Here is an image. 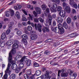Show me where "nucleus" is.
Masks as SVG:
<instances>
[{"label": "nucleus", "instance_id": "f257e3e1", "mask_svg": "<svg viewBox=\"0 0 79 79\" xmlns=\"http://www.w3.org/2000/svg\"><path fill=\"white\" fill-rule=\"evenodd\" d=\"M58 27H51V29L52 31V32H54L56 33H58L59 32V31L58 30H57V28H58L59 29V30L60 31V32L61 34H63L64 32V29L61 23H58Z\"/></svg>", "mask_w": 79, "mask_h": 79}, {"label": "nucleus", "instance_id": "f03ea898", "mask_svg": "<svg viewBox=\"0 0 79 79\" xmlns=\"http://www.w3.org/2000/svg\"><path fill=\"white\" fill-rule=\"evenodd\" d=\"M64 69H62L61 70H58V78L60 77V73H61V77H68V73H64Z\"/></svg>", "mask_w": 79, "mask_h": 79}, {"label": "nucleus", "instance_id": "7ed1b4c3", "mask_svg": "<svg viewBox=\"0 0 79 79\" xmlns=\"http://www.w3.org/2000/svg\"><path fill=\"white\" fill-rule=\"evenodd\" d=\"M68 72L69 73L70 75V78L71 79H75L77 76V73H75L73 74V72L72 70L69 69L68 70Z\"/></svg>", "mask_w": 79, "mask_h": 79}, {"label": "nucleus", "instance_id": "20e7f679", "mask_svg": "<svg viewBox=\"0 0 79 79\" xmlns=\"http://www.w3.org/2000/svg\"><path fill=\"white\" fill-rule=\"evenodd\" d=\"M27 74H24V77L25 79H30V77L29 76H31L32 75V71L31 69H29L26 71Z\"/></svg>", "mask_w": 79, "mask_h": 79}, {"label": "nucleus", "instance_id": "39448f33", "mask_svg": "<svg viewBox=\"0 0 79 79\" xmlns=\"http://www.w3.org/2000/svg\"><path fill=\"white\" fill-rule=\"evenodd\" d=\"M18 44H14L12 45V47L13 48V49H12L11 50L10 52L11 54L14 55L16 53V48H18Z\"/></svg>", "mask_w": 79, "mask_h": 79}, {"label": "nucleus", "instance_id": "423d86ee", "mask_svg": "<svg viewBox=\"0 0 79 79\" xmlns=\"http://www.w3.org/2000/svg\"><path fill=\"white\" fill-rule=\"evenodd\" d=\"M13 58V55L11 52H9L8 57V62L10 63L12 65L15 64V61L14 60H12Z\"/></svg>", "mask_w": 79, "mask_h": 79}, {"label": "nucleus", "instance_id": "0eeeda50", "mask_svg": "<svg viewBox=\"0 0 79 79\" xmlns=\"http://www.w3.org/2000/svg\"><path fill=\"white\" fill-rule=\"evenodd\" d=\"M49 74H50V72H49V71L47 70L45 71V74L43 75L42 76L44 79H50L51 77L49 76Z\"/></svg>", "mask_w": 79, "mask_h": 79}, {"label": "nucleus", "instance_id": "6e6552de", "mask_svg": "<svg viewBox=\"0 0 79 79\" xmlns=\"http://www.w3.org/2000/svg\"><path fill=\"white\" fill-rule=\"evenodd\" d=\"M22 37L23 39L22 40V42H23L25 45H27V41L26 39H27V35L26 34H23L22 35Z\"/></svg>", "mask_w": 79, "mask_h": 79}, {"label": "nucleus", "instance_id": "1a4fd4ad", "mask_svg": "<svg viewBox=\"0 0 79 79\" xmlns=\"http://www.w3.org/2000/svg\"><path fill=\"white\" fill-rule=\"evenodd\" d=\"M14 23L12 22H11L8 25L9 29L6 30V33L7 35L9 34L10 33V29H12V27L13 26Z\"/></svg>", "mask_w": 79, "mask_h": 79}, {"label": "nucleus", "instance_id": "9d476101", "mask_svg": "<svg viewBox=\"0 0 79 79\" xmlns=\"http://www.w3.org/2000/svg\"><path fill=\"white\" fill-rule=\"evenodd\" d=\"M35 27L36 29L38 30L40 32H42V26L41 25L38 24L37 26V24L35 23Z\"/></svg>", "mask_w": 79, "mask_h": 79}, {"label": "nucleus", "instance_id": "9b49d317", "mask_svg": "<svg viewBox=\"0 0 79 79\" xmlns=\"http://www.w3.org/2000/svg\"><path fill=\"white\" fill-rule=\"evenodd\" d=\"M58 11H60L59 13V15L61 18H64L66 15V12L65 10L63 11V10H58Z\"/></svg>", "mask_w": 79, "mask_h": 79}, {"label": "nucleus", "instance_id": "f8f14e48", "mask_svg": "<svg viewBox=\"0 0 79 79\" xmlns=\"http://www.w3.org/2000/svg\"><path fill=\"white\" fill-rule=\"evenodd\" d=\"M56 20L58 24V23L59 24H61V23H63V19L60 17H57L56 19Z\"/></svg>", "mask_w": 79, "mask_h": 79}, {"label": "nucleus", "instance_id": "ddd939ff", "mask_svg": "<svg viewBox=\"0 0 79 79\" xmlns=\"http://www.w3.org/2000/svg\"><path fill=\"white\" fill-rule=\"evenodd\" d=\"M24 62L28 66H29L31 64V60H26L24 61Z\"/></svg>", "mask_w": 79, "mask_h": 79}, {"label": "nucleus", "instance_id": "4468645a", "mask_svg": "<svg viewBox=\"0 0 79 79\" xmlns=\"http://www.w3.org/2000/svg\"><path fill=\"white\" fill-rule=\"evenodd\" d=\"M22 6L21 5L19 4H17L14 7V8L15 10H20L21 9Z\"/></svg>", "mask_w": 79, "mask_h": 79}, {"label": "nucleus", "instance_id": "2eb2a0df", "mask_svg": "<svg viewBox=\"0 0 79 79\" xmlns=\"http://www.w3.org/2000/svg\"><path fill=\"white\" fill-rule=\"evenodd\" d=\"M42 31L43 32H45V31L47 32H48L49 31V29H48V27H43L42 29Z\"/></svg>", "mask_w": 79, "mask_h": 79}, {"label": "nucleus", "instance_id": "dca6fc26", "mask_svg": "<svg viewBox=\"0 0 79 79\" xmlns=\"http://www.w3.org/2000/svg\"><path fill=\"white\" fill-rule=\"evenodd\" d=\"M57 7L56 4L55 3H53L52 4V7L51 8V10H56V8Z\"/></svg>", "mask_w": 79, "mask_h": 79}, {"label": "nucleus", "instance_id": "f3484780", "mask_svg": "<svg viewBox=\"0 0 79 79\" xmlns=\"http://www.w3.org/2000/svg\"><path fill=\"white\" fill-rule=\"evenodd\" d=\"M42 74V71L40 70H36L35 74H36L37 76H39Z\"/></svg>", "mask_w": 79, "mask_h": 79}, {"label": "nucleus", "instance_id": "a211bd4d", "mask_svg": "<svg viewBox=\"0 0 79 79\" xmlns=\"http://www.w3.org/2000/svg\"><path fill=\"white\" fill-rule=\"evenodd\" d=\"M12 69L13 70H16L18 69V66L16 64H15L14 65H12L11 66Z\"/></svg>", "mask_w": 79, "mask_h": 79}, {"label": "nucleus", "instance_id": "6ab92c4d", "mask_svg": "<svg viewBox=\"0 0 79 79\" xmlns=\"http://www.w3.org/2000/svg\"><path fill=\"white\" fill-rule=\"evenodd\" d=\"M6 37V33H3L1 35V39L2 40H4Z\"/></svg>", "mask_w": 79, "mask_h": 79}, {"label": "nucleus", "instance_id": "aec40b11", "mask_svg": "<svg viewBox=\"0 0 79 79\" xmlns=\"http://www.w3.org/2000/svg\"><path fill=\"white\" fill-rule=\"evenodd\" d=\"M19 67H18L19 68H20V69H23V67H24V64L22 63H21L19 65Z\"/></svg>", "mask_w": 79, "mask_h": 79}, {"label": "nucleus", "instance_id": "412c9836", "mask_svg": "<svg viewBox=\"0 0 79 79\" xmlns=\"http://www.w3.org/2000/svg\"><path fill=\"white\" fill-rule=\"evenodd\" d=\"M16 74H12L10 76V79H15L16 77Z\"/></svg>", "mask_w": 79, "mask_h": 79}, {"label": "nucleus", "instance_id": "4be33fe9", "mask_svg": "<svg viewBox=\"0 0 79 79\" xmlns=\"http://www.w3.org/2000/svg\"><path fill=\"white\" fill-rule=\"evenodd\" d=\"M15 16L17 17V19H20V15H19V13L18 11L16 12V13L15 14Z\"/></svg>", "mask_w": 79, "mask_h": 79}, {"label": "nucleus", "instance_id": "5701e85b", "mask_svg": "<svg viewBox=\"0 0 79 79\" xmlns=\"http://www.w3.org/2000/svg\"><path fill=\"white\" fill-rule=\"evenodd\" d=\"M37 38V35H36L35 34L33 36H32L31 37V40H35Z\"/></svg>", "mask_w": 79, "mask_h": 79}, {"label": "nucleus", "instance_id": "b1692460", "mask_svg": "<svg viewBox=\"0 0 79 79\" xmlns=\"http://www.w3.org/2000/svg\"><path fill=\"white\" fill-rule=\"evenodd\" d=\"M26 58V56H24L22 57L20 60V62H23V61H26V60H27V58Z\"/></svg>", "mask_w": 79, "mask_h": 79}, {"label": "nucleus", "instance_id": "393cba45", "mask_svg": "<svg viewBox=\"0 0 79 79\" xmlns=\"http://www.w3.org/2000/svg\"><path fill=\"white\" fill-rule=\"evenodd\" d=\"M63 27H64L65 29H66L68 28V25H67V24L66 22H64L63 23Z\"/></svg>", "mask_w": 79, "mask_h": 79}, {"label": "nucleus", "instance_id": "a878e982", "mask_svg": "<svg viewBox=\"0 0 79 79\" xmlns=\"http://www.w3.org/2000/svg\"><path fill=\"white\" fill-rule=\"evenodd\" d=\"M28 15L29 16V17L27 18V19L29 21H32L33 19H32V16H31V14H29Z\"/></svg>", "mask_w": 79, "mask_h": 79}, {"label": "nucleus", "instance_id": "bb28decb", "mask_svg": "<svg viewBox=\"0 0 79 79\" xmlns=\"http://www.w3.org/2000/svg\"><path fill=\"white\" fill-rule=\"evenodd\" d=\"M22 21H27V19L25 17V15L22 16Z\"/></svg>", "mask_w": 79, "mask_h": 79}, {"label": "nucleus", "instance_id": "cd10ccee", "mask_svg": "<svg viewBox=\"0 0 79 79\" xmlns=\"http://www.w3.org/2000/svg\"><path fill=\"white\" fill-rule=\"evenodd\" d=\"M66 21L68 24H70L71 22V19L69 17H68L66 19Z\"/></svg>", "mask_w": 79, "mask_h": 79}, {"label": "nucleus", "instance_id": "c85d7f7f", "mask_svg": "<svg viewBox=\"0 0 79 79\" xmlns=\"http://www.w3.org/2000/svg\"><path fill=\"white\" fill-rule=\"evenodd\" d=\"M5 15L6 16V17H9L10 16V11H6V12L5 13Z\"/></svg>", "mask_w": 79, "mask_h": 79}, {"label": "nucleus", "instance_id": "c756f323", "mask_svg": "<svg viewBox=\"0 0 79 79\" xmlns=\"http://www.w3.org/2000/svg\"><path fill=\"white\" fill-rule=\"evenodd\" d=\"M44 55H50V52H49L48 50L45 51L44 52Z\"/></svg>", "mask_w": 79, "mask_h": 79}, {"label": "nucleus", "instance_id": "7c9ffc66", "mask_svg": "<svg viewBox=\"0 0 79 79\" xmlns=\"http://www.w3.org/2000/svg\"><path fill=\"white\" fill-rule=\"evenodd\" d=\"M14 41H15V40H9L8 41V44H10L11 45V44H13L14 43Z\"/></svg>", "mask_w": 79, "mask_h": 79}, {"label": "nucleus", "instance_id": "2f4dec72", "mask_svg": "<svg viewBox=\"0 0 79 79\" xmlns=\"http://www.w3.org/2000/svg\"><path fill=\"white\" fill-rule=\"evenodd\" d=\"M73 7H74L75 8H76V9H77V4H76V2H74L73 5H71Z\"/></svg>", "mask_w": 79, "mask_h": 79}, {"label": "nucleus", "instance_id": "473e14b6", "mask_svg": "<svg viewBox=\"0 0 79 79\" xmlns=\"http://www.w3.org/2000/svg\"><path fill=\"white\" fill-rule=\"evenodd\" d=\"M69 2L70 5H74V0H69Z\"/></svg>", "mask_w": 79, "mask_h": 79}, {"label": "nucleus", "instance_id": "72a5a7b5", "mask_svg": "<svg viewBox=\"0 0 79 79\" xmlns=\"http://www.w3.org/2000/svg\"><path fill=\"white\" fill-rule=\"evenodd\" d=\"M41 8L43 10H46L47 6L45 5H43L41 6Z\"/></svg>", "mask_w": 79, "mask_h": 79}, {"label": "nucleus", "instance_id": "f704fd0d", "mask_svg": "<svg viewBox=\"0 0 79 79\" xmlns=\"http://www.w3.org/2000/svg\"><path fill=\"white\" fill-rule=\"evenodd\" d=\"M17 34L18 35H21L22 34V32L19 30H18L17 32Z\"/></svg>", "mask_w": 79, "mask_h": 79}, {"label": "nucleus", "instance_id": "c9c22d12", "mask_svg": "<svg viewBox=\"0 0 79 79\" xmlns=\"http://www.w3.org/2000/svg\"><path fill=\"white\" fill-rule=\"evenodd\" d=\"M10 16H13L14 15V14H15V12L13 10H11L10 11Z\"/></svg>", "mask_w": 79, "mask_h": 79}, {"label": "nucleus", "instance_id": "e433bc0d", "mask_svg": "<svg viewBox=\"0 0 79 79\" xmlns=\"http://www.w3.org/2000/svg\"><path fill=\"white\" fill-rule=\"evenodd\" d=\"M5 45V42H2L0 44V46L1 47H3Z\"/></svg>", "mask_w": 79, "mask_h": 79}, {"label": "nucleus", "instance_id": "4c0bfd02", "mask_svg": "<svg viewBox=\"0 0 79 79\" xmlns=\"http://www.w3.org/2000/svg\"><path fill=\"white\" fill-rule=\"evenodd\" d=\"M27 29L28 31H32V28L31 26L29 25L28 26Z\"/></svg>", "mask_w": 79, "mask_h": 79}, {"label": "nucleus", "instance_id": "58836bf2", "mask_svg": "<svg viewBox=\"0 0 79 79\" xmlns=\"http://www.w3.org/2000/svg\"><path fill=\"white\" fill-rule=\"evenodd\" d=\"M21 70L20 68H18L16 69L15 70V72L16 73H18L19 72V71Z\"/></svg>", "mask_w": 79, "mask_h": 79}, {"label": "nucleus", "instance_id": "ea45409f", "mask_svg": "<svg viewBox=\"0 0 79 79\" xmlns=\"http://www.w3.org/2000/svg\"><path fill=\"white\" fill-rule=\"evenodd\" d=\"M27 8H31V10H33V6H31L30 5H28L27 6Z\"/></svg>", "mask_w": 79, "mask_h": 79}, {"label": "nucleus", "instance_id": "a19ab883", "mask_svg": "<svg viewBox=\"0 0 79 79\" xmlns=\"http://www.w3.org/2000/svg\"><path fill=\"white\" fill-rule=\"evenodd\" d=\"M54 2H55V3H56L57 4H59L60 3V0H52Z\"/></svg>", "mask_w": 79, "mask_h": 79}, {"label": "nucleus", "instance_id": "79ce46f5", "mask_svg": "<svg viewBox=\"0 0 79 79\" xmlns=\"http://www.w3.org/2000/svg\"><path fill=\"white\" fill-rule=\"evenodd\" d=\"M39 20L40 21V23H44V20L42 18L40 17L38 18Z\"/></svg>", "mask_w": 79, "mask_h": 79}, {"label": "nucleus", "instance_id": "37998d69", "mask_svg": "<svg viewBox=\"0 0 79 79\" xmlns=\"http://www.w3.org/2000/svg\"><path fill=\"white\" fill-rule=\"evenodd\" d=\"M52 41H53V40L52 39H48L46 40V42H51Z\"/></svg>", "mask_w": 79, "mask_h": 79}, {"label": "nucleus", "instance_id": "c03bdc74", "mask_svg": "<svg viewBox=\"0 0 79 79\" xmlns=\"http://www.w3.org/2000/svg\"><path fill=\"white\" fill-rule=\"evenodd\" d=\"M45 12L46 13H44L46 15L45 16H47L48 15V13H50V10H46Z\"/></svg>", "mask_w": 79, "mask_h": 79}, {"label": "nucleus", "instance_id": "a18cd8bd", "mask_svg": "<svg viewBox=\"0 0 79 79\" xmlns=\"http://www.w3.org/2000/svg\"><path fill=\"white\" fill-rule=\"evenodd\" d=\"M34 66L35 67H39V65L37 63H34Z\"/></svg>", "mask_w": 79, "mask_h": 79}, {"label": "nucleus", "instance_id": "49530a36", "mask_svg": "<svg viewBox=\"0 0 79 79\" xmlns=\"http://www.w3.org/2000/svg\"><path fill=\"white\" fill-rule=\"evenodd\" d=\"M48 18L49 19L48 21L49 20H51V21H52V17L50 15H48Z\"/></svg>", "mask_w": 79, "mask_h": 79}, {"label": "nucleus", "instance_id": "de8ad7c7", "mask_svg": "<svg viewBox=\"0 0 79 79\" xmlns=\"http://www.w3.org/2000/svg\"><path fill=\"white\" fill-rule=\"evenodd\" d=\"M35 75L34 74V75H31V76L30 77V79H35Z\"/></svg>", "mask_w": 79, "mask_h": 79}, {"label": "nucleus", "instance_id": "09e8293b", "mask_svg": "<svg viewBox=\"0 0 79 79\" xmlns=\"http://www.w3.org/2000/svg\"><path fill=\"white\" fill-rule=\"evenodd\" d=\"M34 21L35 23H38L39 22V19L35 18L34 19Z\"/></svg>", "mask_w": 79, "mask_h": 79}, {"label": "nucleus", "instance_id": "8fccbe9b", "mask_svg": "<svg viewBox=\"0 0 79 79\" xmlns=\"http://www.w3.org/2000/svg\"><path fill=\"white\" fill-rule=\"evenodd\" d=\"M65 10H70V7L68 6H67L66 7V8H64Z\"/></svg>", "mask_w": 79, "mask_h": 79}, {"label": "nucleus", "instance_id": "3c124183", "mask_svg": "<svg viewBox=\"0 0 79 79\" xmlns=\"http://www.w3.org/2000/svg\"><path fill=\"white\" fill-rule=\"evenodd\" d=\"M47 70V68L45 67H43L42 68V71L43 72H44L45 71Z\"/></svg>", "mask_w": 79, "mask_h": 79}, {"label": "nucleus", "instance_id": "603ef678", "mask_svg": "<svg viewBox=\"0 0 79 79\" xmlns=\"http://www.w3.org/2000/svg\"><path fill=\"white\" fill-rule=\"evenodd\" d=\"M56 22L54 20L52 22V26H56Z\"/></svg>", "mask_w": 79, "mask_h": 79}, {"label": "nucleus", "instance_id": "864d4df0", "mask_svg": "<svg viewBox=\"0 0 79 79\" xmlns=\"http://www.w3.org/2000/svg\"><path fill=\"white\" fill-rule=\"evenodd\" d=\"M22 57V56H21V55H17L16 56V58L18 59V58H21Z\"/></svg>", "mask_w": 79, "mask_h": 79}, {"label": "nucleus", "instance_id": "5fc2aeb1", "mask_svg": "<svg viewBox=\"0 0 79 79\" xmlns=\"http://www.w3.org/2000/svg\"><path fill=\"white\" fill-rule=\"evenodd\" d=\"M57 10H62V8L61 6H58L57 9Z\"/></svg>", "mask_w": 79, "mask_h": 79}, {"label": "nucleus", "instance_id": "6e6d98bb", "mask_svg": "<svg viewBox=\"0 0 79 79\" xmlns=\"http://www.w3.org/2000/svg\"><path fill=\"white\" fill-rule=\"evenodd\" d=\"M76 52H78L77 53L75 54L76 55H79V48L76 49Z\"/></svg>", "mask_w": 79, "mask_h": 79}, {"label": "nucleus", "instance_id": "4d7b16f0", "mask_svg": "<svg viewBox=\"0 0 79 79\" xmlns=\"http://www.w3.org/2000/svg\"><path fill=\"white\" fill-rule=\"evenodd\" d=\"M44 78L43 77V75H41L40 77H38L37 79H44Z\"/></svg>", "mask_w": 79, "mask_h": 79}, {"label": "nucleus", "instance_id": "13d9d810", "mask_svg": "<svg viewBox=\"0 0 79 79\" xmlns=\"http://www.w3.org/2000/svg\"><path fill=\"white\" fill-rule=\"evenodd\" d=\"M33 14L35 15V17H36L37 16V13L35 11H33Z\"/></svg>", "mask_w": 79, "mask_h": 79}, {"label": "nucleus", "instance_id": "bf43d9fd", "mask_svg": "<svg viewBox=\"0 0 79 79\" xmlns=\"http://www.w3.org/2000/svg\"><path fill=\"white\" fill-rule=\"evenodd\" d=\"M14 42H15L14 44H19V42L18 40H14Z\"/></svg>", "mask_w": 79, "mask_h": 79}, {"label": "nucleus", "instance_id": "052dcab7", "mask_svg": "<svg viewBox=\"0 0 79 79\" xmlns=\"http://www.w3.org/2000/svg\"><path fill=\"white\" fill-rule=\"evenodd\" d=\"M36 11L38 14H40L41 13V10H36Z\"/></svg>", "mask_w": 79, "mask_h": 79}, {"label": "nucleus", "instance_id": "680f3d73", "mask_svg": "<svg viewBox=\"0 0 79 79\" xmlns=\"http://www.w3.org/2000/svg\"><path fill=\"white\" fill-rule=\"evenodd\" d=\"M63 6L64 8V7H66V6H67V4H66L65 2H63Z\"/></svg>", "mask_w": 79, "mask_h": 79}, {"label": "nucleus", "instance_id": "e2e57ef3", "mask_svg": "<svg viewBox=\"0 0 79 79\" xmlns=\"http://www.w3.org/2000/svg\"><path fill=\"white\" fill-rule=\"evenodd\" d=\"M22 27V25L20 23L18 24V27Z\"/></svg>", "mask_w": 79, "mask_h": 79}, {"label": "nucleus", "instance_id": "0e129e2a", "mask_svg": "<svg viewBox=\"0 0 79 79\" xmlns=\"http://www.w3.org/2000/svg\"><path fill=\"white\" fill-rule=\"evenodd\" d=\"M35 10H40L41 9L39 7H35Z\"/></svg>", "mask_w": 79, "mask_h": 79}, {"label": "nucleus", "instance_id": "69168bd1", "mask_svg": "<svg viewBox=\"0 0 79 79\" xmlns=\"http://www.w3.org/2000/svg\"><path fill=\"white\" fill-rule=\"evenodd\" d=\"M37 52L36 51L34 52H33V55H37Z\"/></svg>", "mask_w": 79, "mask_h": 79}, {"label": "nucleus", "instance_id": "338daca9", "mask_svg": "<svg viewBox=\"0 0 79 79\" xmlns=\"http://www.w3.org/2000/svg\"><path fill=\"white\" fill-rule=\"evenodd\" d=\"M22 11H23V12L24 14H25V15H27V12L25 10H23Z\"/></svg>", "mask_w": 79, "mask_h": 79}, {"label": "nucleus", "instance_id": "774afa93", "mask_svg": "<svg viewBox=\"0 0 79 79\" xmlns=\"http://www.w3.org/2000/svg\"><path fill=\"white\" fill-rule=\"evenodd\" d=\"M52 16L53 18H56V14H53L52 15Z\"/></svg>", "mask_w": 79, "mask_h": 79}]
</instances>
